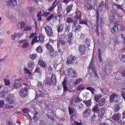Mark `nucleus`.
<instances>
[{
    "instance_id": "1",
    "label": "nucleus",
    "mask_w": 125,
    "mask_h": 125,
    "mask_svg": "<svg viewBox=\"0 0 125 125\" xmlns=\"http://www.w3.org/2000/svg\"><path fill=\"white\" fill-rule=\"evenodd\" d=\"M51 77L50 78V80L49 79H46L44 82L46 84L48 85H51V83L53 84H55L56 82V79L55 75L52 74H51Z\"/></svg>"
},
{
    "instance_id": "2",
    "label": "nucleus",
    "mask_w": 125,
    "mask_h": 125,
    "mask_svg": "<svg viewBox=\"0 0 125 125\" xmlns=\"http://www.w3.org/2000/svg\"><path fill=\"white\" fill-rule=\"evenodd\" d=\"M23 81V79L21 78L16 79L12 85V88L17 89L19 88L21 85V81Z\"/></svg>"
},
{
    "instance_id": "3",
    "label": "nucleus",
    "mask_w": 125,
    "mask_h": 125,
    "mask_svg": "<svg viewBox=\"0 0 125 125\" xmlns=\"http://www.w3.org/2000/svg\"><path fill=\"white\" fill-rule=\"evenodd\" d=\"M117 22H114L113 21H111L110 24V27L111 28V30L113 33H115L118 31Z\"/></svg>"
},
{
    "instance_id": "4",
    "label": "nucleus",
    "mask_w": 125,
    "mask_h": 125,
    "mask_svg": "<svg viewBox=\"0 0 125 125\" xmlns=\"http://www.w3.org/2000/svg\"><path fill=\"white\" fill-rule=\"evenodd\" d=\"M19 93L21 97H25L28 94V89L26 87L21 88L20 90Z\"/></svg>"
},
{
    "instance_id": "5",
    "label": "nucleus",
    "mask_w": 125,
    "mask_h": 125,
    "mask_svg": "<svg viewBox=\"0 0 125 125\" xmlns=\"http://www.w3.org/2000/svg\"><path fill=\"white\" fill-rule=\"evenodd\" d=\"M67 73L70 77L74 78L77 76V74L75 70L72 68H70L67 69Z\"/></svg>"
},
{
    "instance_id": "6",
    "label": "nucleus",
    "mask_w": 125,
    "mask_h": 125,
    "mask_svg": "<svg viewBox=\"0 0 125 125\" xmlns=\"http://www.w3.org/2000/svg\"><path fill=\"white\" fill-rule=\"evenodd\" d=\"M66 35L64 34L62 35H59L58 36V39L59 42L62 45H64L65 44V40H66Z\"/></svg>"
},
{
    "instance_id": "7",
    "label": "nucleus",
    "mask_w": 125,
    "mask_h": 125,
    "mask_svg": "<svg viewBox=\"0 0 125 125\" xmlns=\"http://www.w3.org/2000/svg\"><path fill=\"white\" fill-rule=\"evenodd\" d=\"M69 114L71 116V119L72 120H74L77 118V115L76 114L75 111L72 109H71L69 107L68 108Z\"/></svg>"
},
{
    "instance_id": "8",
    "label": "nucleus",
    "mask_w": 125,
    "mask_h": 125,
    "mask_svg": "<svg viewBox=\"0 0 125 125\" xmlns=\"http://www.w3.org/2000/svg\"><path fill=\"white\" fill-rule=\"evenodd\" d=\"M14 97L12 94H9L7 99L6 101L10 104H12L14 103Z\"/></svg>"
},
{
    "instance_id": "9",
    "label": "nucleus",
    "mask_w": 125,
    "mask_h": 125,
    "mask_svg": "<svg viewBox=\"0 0 125 125\" xmlns=\"http://www.w3.org/2000/svg\"><path fill=\"white\" fill-rule=\"evenodd\" d=\"M44 29L48 36L51 37L53 35V32L51 26L48 25L46 26Z\"/></svg>"
},
{
    "instance_id": "10",
    "label": "nucleus",
    "mask_w": 125,
    "mask_h": 125,
    "mask_svg": "<svg viewBox=\"0 0 125 125\" xmlns=\"http://www.w3.org/2000/svg\"><path fill=\"white\" fill-rule=\"evenodd\" d=\"M110 101L111 102L113 101L117 102L120 99V96H117L115 94H113L111 95L110 97Z\"/></svg>"
},
{
    "instance_id": "11",
    "label": "nucleus",
    "mask_w": 125,
    "mask_h": 125,
    "mask_svg": "<svg viewBox=\"0 0 125 125\" xmlns=\"http://www.w3.org/2000/svg\"><path fill=\"white\" fill-rule=\"evenodd\" d=\"M26 40H21L19 42V43L20 44H22L21 47L23 48H27L29 46V43L26 42Z\"/></svg>"
},
{
    "instance_id": "12",
    "label": "nucleus",
    "mask_w": 125,
    "mask_h": 125,
    "mask_svg": "<svg viewBox=\"0 0 125 125\" xmlns=\"http://www.w3.org/2000/svg\"><path fill=\"white\" fill-rule=\"evenodd\" d=\"M76 59V57L73 56H69L67 58L66 63L68 64H72L74 63Z\"/></svg>"
},
{
    "instance_id": "13",
    "label": "nucleus",
    "mask_w": 125,
    "mask_h": 125,
    "mask_svg": "<svg viewBox=\"0 0 125 125\" xmlns=\"http://www.w3.org/2000/svg\"><path fill=\"white\" fill-rule=\"evenodd\" d=\"M8 91V89L7 88L5 87L0 92V95L1 97H3L7 94Z\"/></svg>"
},
{
    "instance_id": "14",
    "label": "nucleus",
    "mask_w": 125,
    "mask_h": 125,
    "mask_svg": "<svg viewBox=\"0 0 125 125\" xmlns=\"http://www.w3.org/2000/svg\"><path fill=\"white\" fill-rule=\"evenodd\" d=\"M86 47L84 45H81L79 47V50L80 53L81 55L84 53L85 51Z\"/></svg>"
},
{
    "instance_id": "15",
    "label": "nucleus",
    "mask_w": 125,
    "mask_h": 125,
    "mask_svg": "<svg viewBox=\"0 0 125 125\" xmlns=\"http://www.w3.org/2000/svg\"><path fill=\"white\" fill-rule=\"evenodd\" d=\"M67 42L69 44H71L73 42V36L72 33L71 32L69 33L68 38Z\"/></svg>"
},
{
    "instance_id": "16",
    "label": "nucleus",
    "mask_w": 125,
    "mask_h": 125,
    "mask_svg": "<svg viewBox=\"0 0 125 125\" xmlns=\"http://www.w3.org/2000/svg\"><path fill=\"white\" fill-rule=\"evenodd\" d=\"M99 105L97 104L94 105L92 109V111L94 113H98L99 110V109L98 107Z\"/></svg>"
},
{
    "instance_id": "17",
    "label": "nucleus",
    "mask_w": 125,
    "mask_h": 125,
    "mask_svg": "<svg viewBox=\"0 0 125 125\" xmlns=\"http://www.w3.org/2000/svg\"><path fill=\"white\" fill-rule=\"evenodd\" d=\"M91 110L87 108L84 111L83 113V116L84 118L87 117L91 113Z\"/></svg>"
},
{
    "instance_id": "18",
    "label": "nucleus",
    "mask_w": 125,
    "mask_h": 125,
    "mask_svg": "<svg viewBox=\"0 0 125 125\" xmlns=\"http://www.w3.org/2000/svg\"><path fill=\"white\" fill-rule=\"evenodd\" d=\"M121 115L119 113L115 114L112 116V119L114 120H117L121 118Z\"/></svg>"
},
{
    "instance_id": "19",
    "label": "nucleus",
    "mask_w": 125,
    "mask_h": 125,
    "mask_svg": "<svg viewBox=\"0 0 125 125\" xmlns=\"http://www.w3.org/2000/svg\"><path fill=\"white\" fill-rule=\"evenodd\" d=\"M38 64L42 67L44 68L46 66V64L45 62L42 60L40 59L38 61Z\"/></svg>"
},
{
    "instance_id": "20",
    "label": "nucleus",
    "mask_w": 125,
    "mask_h": 125,
    "mask_svg": "<svg viewBox=\"0 0 125 125\" xmlns=\"http://www.w3.org/2000/svg\"><path fill=\"white\" fill-rule=\"evenodd\" d=\"M45 46L49 52H53V49L52 46L50 45L49 43H47L45 45Z\"/></svg>"
},
{
    "instance_id": "21",
    "label": "nucleus",
    "mask_w": 125,
    "mask_h": 125,
    "mask_svg": "<svg viewBox=\"0 0 125 125\" xmlns=\"http://www.w3.org/2000/svg\"><path fill=\"white\" fill-rule=\"evenodd\" d=\"M81 14L80 12L79 11H76L75 15L74 16V18L75 19L80 20L81 18Z\"/></svg>"
},
{
    "instance_id": "22",
    "label": "nucleus",
    "mask_w": 125,
    "mask_h": 125,
    "mask_svg": "<svg viewBox=\"0 0 125 125\" xmlns=\"http://www.w3.org/2000/svg\"><path fill=\"white\" fill-rule=\"evenodd\" d=\"M28 68L30 69H32L35 66V64L34 62L32 61H29L27 64Z\"/></svg>"
},
{
    "instance_id": "23",
    "label": "nucleus",
    "mask_w": 125,
    "mask_h": 125,
    "mask_svg": "<svg viewBox=\"0 0 125 125\" xmlns=\"http://www.w3.org/2000/svg\"><path fill=\"white\" fill-rule=\"evenodd\" d=\"M92 62H91V64L90 65V70H92L94 72L95 77H98V75L97 74L96 71L95 69H94L93 66V65L91 64Z\"/></svg>"
},
{
    "instance_id": "24",
    "label": "nucleus",
    "mask_w": 125,
    "mask_h": 125,
    "mask_svg": "<svg viewBox=\"0 0 125 125\" xmlns=\"http://www.w3.org/2000/svg\"><path fill=\"white\" fill-rule=\"evenodd\" d=\"M30 111V110L27 108H24L22 110V111L23 113L25 114H26V115L23 114V115L25 116H26L27 115H28L31 120V117H30V116L28 114V113H29Z\"/></svg>"
},
{
    "instance_id": "25",
    "label": "nucleus",
    "mask_w": 125,
    "mask_h": 125,
    "mask_svg": "<svg viewBox=\"0 0 125 125\" xmlns=\"http://www.w3.org/2000/svg\"><path fill=\"white\" fill-rule=\"evenodd\" d=\"M105 110V108H102L100 112L99 113L98 116L100 118H102L104 115Z\"/></svg>"
},
{
    "instance_id": "26",
    "label": "nucleus",
    "mask_w": 125,
    "mask_h": 125,
    "mask_svg": "<svg viewBox=\"0 0 125 125\" xmlns=\"http://www.w3.org/2000/svg\"><path fill=\"white\" fill-rule=\"evenodd\" d=\"M85 87V85L81 84L77 87L76 90L77 91H82L83 90Z\"/></svg>"
},
{
    "instance_id": "27",
    "label": "nucleus",
    "mask_w": 125,
    "mask_h": 125,
    "mask_svg": "<svg viewBox=\"0 0 125 125\" xmlns=\"http://www.w3.org/2000/svg\"><path fill=\"white\" fill-rule=\"evenodd\" d=\"M66 81L65 79H64L63 82H62V84L63 85V90L64 91H66L68 90V88L66 85Z\"/></svg>"
},
{
    "instance_id": "28",
    "label": "nucleus",
    "mask_w": 125,
    "mask_h": 125,
    "mask_svg": "<svg viewBox=\"0 0 125 125\" xmlns=\"http://www.w3.org/2000/svg\"><path fill=\"white\" fill-rule=\"evenodd\" d=\"M44 37L42 34H39L38 37L39 41L41 42H44Z\"/></svg>"
},
{
    "instance_id": "29",
    "label": "nucleus",
    "mask_w": 125,
    "mask_h": 125,
    "mask_svg": "<svg viewBox=\"0 0 125 125\" xmlns=\"http://www.w3.org/2000/svg\"><path fill=\"white\" fill-rule=\"evenodd\" d=\"M105 98H101L99 102L100 105L101 106H102L105 103Z\"/></svg>"
},
{
    "instance_id": "30",
    "label": "nucleus",
    "mask_w": 125,
    "mask_h": 125,
    "mask_svg": "<svg viewBox=\"0 0 125 125\" xmlns=\"http://www.w3.org/2000/svg\"><path fill=\"white\" fill-rule=\"evenodd\" d=\"M101 97V95L100 94H95L94 95V98L95 101H98L99 99Z\"/></svg>"
},
{
    "instance_id": "31",
    "label": "nucleus",
    "mask_w": 125,
    "mask_h": 125,
    "mask_svg": "<svg viewBox=\"0 0 125 125\" xmlns=\"http://www.w3.org/2000/svg\"><path fill=\"white\" fill-rule=\"evenodd\" d=\"M83 102L88 107H90L91 105V102L90 100L87 101H83Z\"/></svg>"
},
{
    "instance_id": "32",
    "label": "nucleus",
    "mask_w": 125,
    "mask_h": 125,
    "mask_svg": "<svg viewBox=\"0 0 125 125\" xmlns=\"http://www.w3.org/2000/svg\"><path fill=\"white\" fill-rule=\"evenodd\" d=\"M41 68H38L36 67V68L35 70L34 73H39V77H41V74L40 73V71Z\"/></svg>"
},
{
    "instance_id": "33",
    "label": "nucleus",
    "mask_w": 125,
    "mask_h": 125,
    "mask_svg": "<svg viewBox=\"0 0 125 125\" xmlns=\"http://www.w3.org/2000/svg\"><path fill=\"white\" fill-rule=\"evenodd\" d=\"M63 24L59 25L57 29V31L58 32H61L63 29Z\"/></svg>"
},
{
    "instance_id": "34",
    "label": "nucleus",
    "mask_w": 125,
    "mask_h": 125,
    "mask_svg": "<svg viewBox=\"0 0 125 125\" xmlns=\"http://www.w3.org/2000/svg\"><path fill=\"white\" fill-rule=\"evenodd\" d=\"M73 6V5L71 4L67 7L66 8V10L67 12L69 13L70 12L72 9Z\"/></svg>"
},
{
    "instance_id": "35",
    "label": "nucleus",
    "mask_w": 125,
    "mask_h": 125,
    "mask_svg": "<svg viewBox=\"0 0 125 125\" xmlns=\"http://www.w3.org/2000/svg\"><path fill=\"white\" fill-rule=\"evenodd\" d=\"M36 51L38 53H41L42 51V49L41 45H40L36 49Z\"/></svg>"
},
{
    "instance_id": "36",
    "label": "nucleus",
    "mask_w": 125,
    "mask_h": 125,
    "mask_svg": "<svg viewBox=\"0 0 125 125\" xmlns=\"http://www.w3.org/2000/svg\"><path fill=\"white\" fill-rule=\"evenodd\" d=\"M37 56V54H30L29 56L30 58L32 60H34L36 58Z\"/></svg>"
},
{
    "instance_id": "37",
    "label": "nucleus",
    "mask_w": 125,
    "mask_h": 125,
    "mask_svg": "<svg viewBox=\"0 0 125 125\" xmlns=\"http://www.w3.org/2000/svg\"><path fill=\"white\" fill-rule=\"evenodd\" d=\"M58 9L57 11L58 13H60L62 11V5L60 4H59L58 5Z\"/></svg>"
},
{
    "instance_id": "38",
    "label": "nucleus",
    "mask_w": 125,
    "mask_h": 125,
    "mask_svg": "<svg viewBox=\"0 0 125 125\" xmlns=\"http://www.w3.org/2000/svg\"><path fill=\"white\" fill-rule=\"evenodd\" d=\"M24 26V23L23 22H21L19 23L18 24V28L21 29Z\"/></svg>"
},
{
    "instance_id": "39",
    "label": "nucleus",
    "mask_w": 125,
    "mask_h": 125,
    "mask_svg": "<svg viewBox=\"0 0 125 125\" xmlns=\"http://www.w3.org/2000/svg\"><path fill=\"white\" fill-rule=\"evenodd\" d=\"M113 4L114 6H116L117 8L123 10H124V8L122 5L117 4L115 3H114Z\"/></svg>"
},
{
    "instance_id": "40",
    "label": "nucleus",
    "mask_w": 125,
    "mask_h": 125,
    "mask_svg": "<svg viewBox=\"0 0 125 125\" xmlns=\"http://www.w3.org/2000/svg\"><path fill=\"white\" fill-rule=\"evenodd\" d=\"M4 81L5 85H9L10 84V80H9L8 79H4Z\"/></svg>"
},
{
    "instance_id": "41",
    "label": "nucleus",
    "mask_w": 125,
    "mask_h": 125,
    "mask_svg": "<svg viewBox=\"0 0 125 125\" xmlns=\"http://www.w3.org/2000/svg\"><path fill=\"white\" fill-rule=\"evenodd\" d=\"M120 60L122 62L125 61V55H121L120 56Z\"/></svg>"
},
{
    "instance_id": "42",
    "label": "nucleus",
    "mask_w": 125,
    "mask_h": 125,
    "mask_svg": "<svg viewBox=\"0 0 125 125\" xmlns=\"http://www.w3.org/2000/svg\"><path fill=\"white\" fill-rule=\"evenodd\" d=\"M86 89L87 90L90 91L92 93V94H93L94 93V91L95 90V89L94 88L90 87H87L86 88Z\"/></svg>"
},
{
    "instance_id": "43",
    "label": "nucleus",
    "mask_w": 125,
    "mask_h": 125,
    "mask_svg": "<svg viewBox=\"0 0 125 125\" xmlns=\"http://www.w3.org/2000/svg\"><path fill=\"white\" fill-rule=\"evenodd\" d=\"M58 73L61 75H63V74L64 73L63 68H62L60 69L59 71H58Z\"/></svg>"
},
{
    "instance_id": "44",
    "label": "nucleus",
    "mask_w": 125,
    "mask_h": 125,
    "mask_svg": "<svg viewBox=\"0 0 125 125\" xmlns=\"http://www.w3.org/2000/svg\"><path fill=\"white\" fill-rule=\"evenodd\" d=\"M74 123L76 125H86V123L85 122H84L83 123L81 122H79L77 121H74Z\"/></svg>"
},
{
    "instance_id": "45",
    "label": "nucleus",
    "mask_w": 125,
    "mask_h": 125,
    "mask_svg": "<svg viewBox=\"0 0 125 125\" xmlns=\"http://www.w3.org/2000/svg\"><path fill=\"white\" fill-rule=\"evenodd\" d=\"M32 27L31 26H26L25 27L24 29V31H28L31 30Z\"/></svg>"
},
{
    "instance_id": "46",
    "label": "nucleus",
    "mask_w": 125,
    "mask_h": 125,
    "mask_svg": "<svg viewBox=\"0 0 125 125\" xmlns=\"http://www.w3.org/2000/svg\"><path fill=\"white\" fill-rule=\"evenodd\" d=\"M14 108V106H13L10 105L8 104H6L5 105L4 108L5 109H10L11 108Z\"/></svg>"
},
{
    "instance_id": "47",
    "label": "nucleus",
    "mask_w": 125,
    "mask_h": 125,
    "mask_svg": "<svg viewBox=\"0 0 125 125\" xmlns=\"http://www.w3.org/2000/svg\"><path fill=\"white\" fill-rule=\"evenodd\" d=\"M82 101V100L80 98H79V96H78L75 98L74 101L75 102L77 103L81 101Z\"/></svg>"
},
{
    "instance_id": "48",
    "label": "nucleus",
    "mask_w": 125,
    "mask_h": 125,
    "mask_svg": "<svg viewBox=\"0 0 125 125\" xmlns=\"http://www.w3.org/2000/svg\"><path fill=\"white\" fill-rule=\"evenodd\" d=\"M54 14H51L49 16H48L47 19V20L48 21H50L53 17L54 16Z\"/></svg>"
},
{
    "instance_id": "49",
    "label": "nucleus",
    "mask_w": 125,
    "mask_h": 125,
    "mask_svg": "<svg viewBox=\"0 0 125 125\" xmlns=\"http://www.w3.org/2000/svg\"><path fill=\"white\" fill-rule=\"evenodd\" d=\"M37 37H35L32 40L31 44L33 45L35 42H38V40L37 39Z\"/></svg>"
},
{
    "instance_id": "50",
    "label": "nucleus",
    "mask_w": 125,
    "mask_h": 125,
    "mask_svg": "<svg viewBox=\"0 0 125 125\" xmlns=\"http://www.w3.org/2000/svg\"><path fill=\"white\" fill-rule=\"evenodd\" d=\"M24 72L26 73L29 74H31L32 73L30 72L29 70L27 69L26 68H24Z\"/></svg>"
},
{
    "instance_id": "51",
    "label": "nucleus",
    "mask_w": 125,
    "mask_h": 125,
    "mask_svg": "<svg viewBox=\"0 0 125 125\" xmlns=\"http://www.w3.org/2000/svg\"><path fill=\"white\" fill-rule=\"evenodd\" d=\"M82 81V79L81 78H79L78 79L76 80L75 82L74 83V84H76L79 83L80 82Z\"/></svg>"
},
{
    "instance_id": "52",
    "label": "nucleus",
    "mask_w": 125,
    "mask_h": 125,
    "mask_svg": "<svg viewBox=\"0 0 125 125\" xmlns=\"http://www.w3.org/2000/svg\"><path fill=\"white\" fill-rule=\"evenodd\" d=\"M16 35V37H18L19 38L21 37L22 35H23V33H15Z\"/></svg>"
},
{
    "instance_id": "53",
    "label": "nucleus",
    "mask_w": 125,
    "mask_h": 125,
    "mask_svg": "<svg viewBox=\"0 0 125 125\" xmlns=\"http://www.w3.org/2000/svg\"><path fill=\"white\" fill-rule=\"evenodd\" d=\"M7 17L9 19H11L12 17V13L10 12H9L6 15Z\"/></svg>"
},
{
    "instance_id": "54",
    "label": "nucleus",
    "mask_w": 125,
    "mask_h": 125,
    "mask_svg": "<svg viewBox=\"0 0 125 125\" xmlns=\"http://www.w3.org/2000/svg\"><path fill=\"white\" fill-rule=\"evenodd\" d=\"M66 21L68 23H70L72 21V19L70 17L68 18L66 20Z\"/></svg>"
},
{
    "instance_id": "55",
    "label": "nucleus",
    "mask_w": 125,
    "mask_h": 125,
    "mask_svg": "<svg viewBox=\"0 0 125 125\" xmlns=\"http://www.w3.org/2000/svg\"><path fill=\"white\" fill-rule=\"evenodd\" d=\"M4 104V102L3 100L0 101V107L2 108Z\"/></svg>"
},
{
    "instance_id": "56",
    "label": "nucleus",
    "mask_w": 125,
    "mask_h": 125,
    "mask_svg": "<svg viewBox=\"0 0 125 125\" xmlns=\"http://www.w3.org/2000/svg\"><path fill=\"white\" fill-rule=\"evenodd\" d=\"M50 55L52 57H53L55 56L56 55V53L55 52H54L53 51L52 52H50Z\"/></svg>"
},
{
    "instance_id": "57",
    "label": "nucleus",
    "mask_w": 125,
    "mask_h": 125,
    "mask_svg": "<svg viewBox=\"0 0 125 125\" xmlns=\"http://www.w3.org/2000/svg\"><path fill=\"white\" fill-rule=\"evenodd\" d=\"M38 87L40 89L42 88V83L41 82H38L37 84Z\"/></svg>"
},
{
    "instance_id": "58",
    "label": "nucleus",
    "mask_w": 125,
    "mask_h": 125,
    "mask_svg": "<svg viewBox=\"0 0 125 125\" xmlns=\"http://www.w3.org/2000/svg\"><path fill=\"white\" fill-rule=\"evenodd\" d=\"M79 23L82 24H84L86 25H87V23L86 21L85 20L81 21H79Z\"/></svg>"
},
{
    "instance_id": "59",
    "label": "nucleus",
    "mask_w": 125,
    "mask_h": 125,
    "mask_svg": "<svg viewBox=\"0 0 125 125\" xmlns=\"http://www.w3.org/2000/svg\"><path fill=\"white\" fill-rule=\"evenodd\" d=\"M96 116L94 114L91 117L92 119L94 121H95L96 119Z\"/></svg>"
},
{
    "instance_id": "60",
    "label": "nucleus",
    "mask_w": 125,
    "mask_h": 125,
    "mask_svg": "<svg viewBox=\"0 0 125 125\" xmlns=\"http://www.w3.org/2000/svg\"><path fill=\"white\" fill-rule=\"evenodd\" d=\"M41 12H39V13L37 15V17H38V21H40L41 20Z\"/></svg>"
},
{
    "instance_id": "61",
    "label": "nucleus",
    "mask_w": 125,
    "mask_h": 125,
    "mask_svg": "<svg viewBox=\"0 0 125 125\" xmlns=\"http://www.w3.org/2000/svg\"><path fill=\"white\" fill-rule=\"evenodd\" d=\"M56 0H55L54 1L52 5V6L54 8L57 4V3H56Z\"/></svg>"
},
{
    "instance_id": "62",
    "label": "nucleus",
    "mask_w": 125,
    "mask_h": 125,
    "mask_svg": "<svg viewBox=\"0 0 125 125\" xmlns=\"http://www.w3.org/2000/svg\"><path fill=\"white\" fill-rule=\"evenodd\" d=\"M105 8L106 9H108L109 7V3L108 1H106L105 2Z\"/></svg>"
},
{
    "instance_id": "63",
    "label": "nucleus",
    "mask_w": 125,
    "mask_h": 125,
    "mask_svg": "<svg viewBox=\"0 0 125 125\" xmlns=\"http://www.w3.org/2000/svg\"><path fill=\"white\" fill-rule=\"evenodd\" d=\"M11 39L13 40H15V38L16 37V35L15 33L14 34H12L11 35Z\"/></svg>"
},
{
    "instance_id": "64",
    "label": "nucleus",
    "mask_w": 125,
    "mask_h": 125,
    "mask_svg": "<svg viewBox=\"0 0 125 125\" xmlns=\"http://www.w3.org/2000/svg\"><path fill=\"white\" fill-rule=\"evenodd\" d=\"M123 69V68H120V70H121L122 71V74L124 76H125V70H124V69H123V71L122 70Z\"/></svg>"
}]
</instances>
